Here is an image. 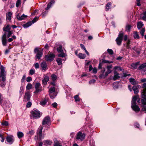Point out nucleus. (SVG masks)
I'll return each mask as SVG.
<instances>
[{"label":"nucleus","instance_id":"obj_18","mask_svg":"<svg viewBox=\"0 0 146 146\" xmlns=\"http://www.w3.org/2000/svg\"><path fill=\"white\" fill-rule=\"evenodd\" d=\"M49 77L46 76L44 77V79L42 80V83L44 85H46L47 82L49 81Z\"/></svg>","mask_w":146,"mask_h":146},{"label":"nucleus","instance_id":"obj_43","mask_svg":"<svg viewBox=\"0 0 146 146\" xmlns=\"http://www.w3.org/2000/svg\"><path fill=\"white\" fill-rule=\"evenodd\" d=\"M56 61L58 64H62V58H58L56 59Z\"/></svg>","mask_w":146,"mask_h":146},{"label":"nucleus","instance_id":"obj_19","mask_svg":"<svg viewBox=\"0 0 146 146\" xmlns=\"http://www.w3.org/2000/svg\"><path fill=\"white\" fill-rule=\"evenodd\" d=\"M129 81L133 85L137 84L138 83V82L137 80H135L134 79L132 78H130L129 79Z\"/></svg>","mask_w":146,"mask_h":146},{"label":"nucleus","instance_id":"obj_24","mask_svg":"<svg viewBox=\"0 0 146 146\" xmlns=\"http://www.w3.org/2000/svg\"><path fill=\"white\" fill-rule=\"evenodd\" d=\"M32 24V22L30 21L23 25V26L25 28H27L31 26Z\"/></svg>","mask_w":146,"mask_h":146},{"label":"nucleus","instance_id":"obj_36","mask_svg":"<svg viewBox=\"0 0 146 146\" xmlns=\"http://www.w3.org/2000/svg\"><path fill=\"white\" fill-rule=\"evenodd\" d=\"M5 81H2L0 80V86L1 87L3 88L4 87L5 85Z\"/></svg>","mask_w":146,"mask_h":146},{"label":"nucleus","instance_id":"obj_59","mask_svg":"<svg viewBox=\"0 0 146 146\" xmlns=\"http://www.w3.org/2000/svg\"><path fill=\"white\" fill-rule=\"evenodd\" d=\"M26 76L25 74L23 75V76L21 80V82L23 83L24 82L26 78Z\"/></svg>","mask_w":146,"mask_h":146},{"label":"nucleus","instance_id":"obj_30","mask_svg":"<svg viewBox=\"0 0 146 146\" xmlns=\"http://www.w3.org/2000/svg\"><path fill=\"white\" fill-rule=\"evenodd\" d=\"M105 70L104 68L102 70V74H100L99 76V78L101 79H104L105 78V74H104V72L105 71Z\"/></svg>","mask_w":146,"mask_h":146},{"label":"nucleus","instance_id":"obj_23","mask_svg":"<svg viewBox=\"0 0 146 146\" xmlns=\"http://www.w3.org/2000/svg\"><path fill=\"white\" fill-rule=\"evenodd\" d=\"M138 98V96H136L133 97L132 99L131 104H137L136 101Z\"/></svg>","mask_w":146,"mask_h":146},{"label":"nucleus","instance_id":"obj_15","mask_svg":"<svg viewBox=\"0 0 146 146\" xmlns=\"http://www.w3.org/2000/svg\"><path fill=\"white\" fill-rule=\"evenodd\" d=\"M27 17V15H25L24 14H23L21 16H20L19 13L17 14L16 15L17 18L19 21H21L24 20L25 18H26Z\"/></svg>","mask_w":146,"mask_h":146},{"label":"nucleus","instance_id":"obj_64","mask_svg":"<svg viewBox=\"0 0 146 146\" xmlns=\"http://www.w3.org/2000/svg\"><path fill=\"white\" fill-rule=\"evenodd\" d=\"M143 105L142 106V110L143 111H146V106Z\"/></svg>","mask_w":146,"mask_h":146},{"label":"nucleus","instance_id":"obj_39","mask_svg":"<svg viewBox=\"0 0 146 146\" xmlns=\"http://www.w3.org/2000/svg\"><path fill=\"white\" fill-rule=\"evenodd\" d=\"M57 50L58 52H63V51L62 49V46H60L58 48H57Z\"/></svg>","mask_w":146,"mask_h":146},{"label":"nucleus","instance_id":"obj_3","mask_svg":"<svg viewBox=\"0 0 146 146\" xmlns=\"http://www.w3.org/2000/svg\"><path fill=\"white\" fill-rule=\"evenodd\" d=\"M1 70L0 73V80L6 81V75L5 73V67L2 66L0 67Z\"/></svg>","mask_w":146,"mask_h":146},{"label":"nucleus","instance_id":"obj_32","mask_svg":"<svg viewBox=\"0 0 146 146\" xmlns=\"http://www.w3.org/2000/svg\"><path fill=\"white\" fill-rule=\"evenodd\" d=\"M133 90L134 91L135 94H137L139 92V90L137 87L135 86H134L132 87Z\"/></svg>","mask_w":146,"mask_h":146},{"label":"nucleus","instance_id":"obj_31","mask_svg":"<svg viewBox=\"0 0 146 146\" xmlns=\"http://www.w3.org/2000/svg\"><path fill=\"white\" fill-rule=\"evenodd\" d=\"M17 135L19 138H22L24 136V134L21 132L19 131L17 133Z\"/></svg>","mask_w":146,"mask_h":146},{"label":"nucleus","instance_id":"obj_63","mask_svg":"<svg viewBox=\"0 0 146 146\" xmlns=\"http://www.w3.org/2000/svg\"><path fill=\"white\" fill-rule=\"evenodd\" d=\"M97 72V70L96 68H94L93 69V72L94 74H96Z\"/></svg>","mask_w":146,"mask_h":146},{"label":"nucleus","instance_id":"obj_13","mask_svg":"<svg viewBox=\"0 0 146 146\" xmlns=\"http://www.w3.org/2000/svg\"><path fill=\"white\" fill-rule=\"evenodd\" d=\"M50 121V118L48 116L45 117L42 122V125H47L49 124Z\"/></svg>","mask_w":146,"mask_h":146},{"label":"nucleus","instance_id":"obj_54","mask_svg":"<svg viewBox=\"0 0 146 146\" xmlns=\"http://www.w3.org/2000/svg\"><path fill=\"white\" fill-rule=\"evenodd\" d=\"M38 17H35L33 19V20H32V21H31L32 22V23H35V22H36V21L37 20H38Z\"/></svg>","mask_w":146,"mask_h":146},{"label":"nucleus","instance_id":"obj_40","mask_svg":"<svg viewBox=\"0 0 146 146\" xmlns=\"http://www.w3.org/2000/svg\"><path fill=\"white\" fill-rule=\"evenodd\" d=\"M51 78L52 81H54L57 79V76L55 74H53L51 75Z\"/></svg>","mask_w":146,"mask_h":146},{"label":"nucleus","instance_id":"obj_9","mask_svg":"<svg viewBox=\"0 0 146 146\" xmlns=\"http://www.w3.org/2000/svg\"><path fill=\"white\" fill-rule=\"evenodd\" d=\"M35 91L34 92V93L36 94L40 92L42 90V87L41 86V84L37 82L36 83L35 86Z\"/></svg>","mask_w":146,"mask_h":146},{"label":"nucleus","instance_id":"obj_1","mask_svg":"<svg viewBox=\"0 0 146 146\" xmlns=\"http://www.w3.org/2000/svg\"><path fill=\"white\" fill-rule=\"evenodd\" d=\"M144 89L142 91L141 102L143 105H146V83H144L142 86Z\"/></svg>","mask_w":146,"mask_h":146},{"label":"nucleus","instance_id":"obj_35","mask_svg":"<svg viewBox=\"0 0 146 146\" xmlns=\"http://www.w3.org/2000/svg\"><path fill=\"white\" fill-rule=\"evenodd\" d=\"M111 5V3L110 2L107 3L105 7V9L106 11H108L110 9V7Z\"/></svg>","mask_w":146,"mask_h":146},{"label":"nucleus","instance_id":"obj_50","mask_svg":"<svg viewBox=\"0 0 146 146\" xmlns=\"http://www.w3.org/2000/svg\"><path fill=\"white\" fill-rule=\"evenodd\" d=\"M75 101L76 102H78L80 101V99L78 98V95H76L74 97Z\"/></svg>","mask_w":146,"mask_h":146},{"label":"nucleus","instance_id":"obj_53","mask_svg":"<svg viewBox=\"0 0 146 146\" xmlns=\"http://www.w3.org/2000/svg\"><path fill=\"white\" fill-rule=\"evenodd\" d=\"M43 142H44L45 143V144L48 145H50L51 143L50 141L48 140H46L44 141Z\"/></svg>","mask_w":146,"mask_h":146},{"label":"nucleus","instance_id":"obj_55","mask_svg":"<svg viewBox=\"0 0 146 146\" xmlns=\"http://www.w3.org/2000/svg\"><path fill=\"white\" fill-rule=\"evenodd\" d=\"M8 34L7 35V37L8 38L9 37H10L11 36V35L13 34V31H8Z\"/></svg>","mask_w":146,"mask_h":146},{"label":"nucleus","instance_id":"obj_37","mask_svg":"<svg viewBox=\"0 0 146 146\" xmlns=\"http://www.w3.org/2000/svg\"><path fill=\"white\" fill-rule=\"evenodd\" d=\"M41 67L42 70L44 71L47 69L46 64H41Z\"/></svg>","mask_w":146,"mask_h":146},{"label":"nucleus","instance_id":"obj_56","mask_svg":"<svg viewBox=\"0 0 146 146\" xmlns=\"http://www.w3.org/2000/svg\"><path fill=\"white\" fill-rule=\"evenodd\" d=\"M54 146H62L58 142H55L54 144Z\"/></svg>","mask_w":146,"mask_h":146},{"label":"nucleus","instance_id":"obj_49","mask_svg":"<svg viewBox=\"0 0 146 146\" xmlns=\"http://www.w3.org/2000/svg\"><path fill=\"white\" fill-rule=\"evenodd\" d=\"M114 69L116 70H120L121 71H122L123 70L120 67L117 66L115 67Z\"/></svg>","mask_w":146,"mask_h":146},{"label":"nucleus","instance_id":"obj_28","mask_svg":"<svg viewBox=\"0 0 146 146\" xmlns=\"http://www.w3.org/2000/svg\"><path fill=\"white\" fill-rule=\"evenodd\" d=\"M48 102V100L46 99H44L42 100L40 102V104L42 106H44Z\"/></svg>","mask_w":146,"mask_h":146},{"label":"nucleus","instance_id":"obj_38","mask_svg":"<svg viewBox=\"0 0 146 146\" xmlns=\"http://www.w3.org/2000/svg\"><path fill=\"white\" fill-rule=\"evenodd\" d=\"M145 31V28H142L140 31V33L142 37H143L144 36Z\"/></svg>","mask_w":146,"mask_h":146},{"label":"nucleus","instance_id":"obj_48","mask_svg":"<svg viewBox=\"0 0 146 146\" xmlns=\"http://www.w3.org/2000/svg\"><path fill=\"white\" fill-rule=\"evenodd\" d=\"M107 52L110 55H112L113 54V52L111 49H108Z\"/></svg>","mask_w":146,"mask_h":146},{"label":"nucleus","instance_id":"obj_29","mask_svg":"<svg viewBox=\"0 0 146 146\" xmlns=\"http://www.w3.org/2000/svg\"><path fill=\"white\" fill-rule=\"evenodd\" d=\"M78 57L80 59H84L85 58L86 56L85 54L80 53L78 55Z\"/></svg>","mask_w":146,"mask_h":146},{"label":"nucleus","instance_id":"obj_44","mask_svg":"<svg viewBox=\"0 0 146 146\" xmlns=\"http://www.w3.org/2000/svg\"><path fill=\"white\" fill-rule=\"evenodd\" d=\"M143 16L142 17V19L146 21V12L145 11L143 12Z\"/></svg>","mask_w":146,"mask_h":146},{"label":"nucleus","instance_id":"obj_41","mask_svg":"<svg viewBox=\"0 0 146 146\" xmlns=\"http://www.w3.org/2000/svg\"><path fill=\"white\" fill-rule=\"evenodd\" d=\"M32 88V85L31 83L27 84L26 86V89L28 90H30Z\"/></svg>","mask_w":146,"mask_h":146},{"label":"nucleus","instance_id":"obj_46","mask_svg":"<svg viewBox=\"0 0 146 146\" xmlns=\"http://www.w3.org/2000/svg\"><path fill=\"white\" fill-rule=\"evenodd\" d=\"M131 28V26L130 25H128L126 27L125 31H129Z\"/></svg>","mask_w":146,"mask_h":146},{"label":"nucleus","instance_id":"obj_2","mask_svg":"<svg viewBox=\"0 0 146 146\" xmlns=\"http://www.w3.org/2000/svg\"><path fill=\"white\" fill-rule=\"evenodd\" d=\"M128 67L132 69L143 70L146 67L145 64H128Z\"/></svg>","mask_w":146,"mask_h":146},{"label":"nucleus","instance_id":"obj_33","mask_svg":"<svg viewBox=\"0 0 146 146\" xmlns=\"http://www.w3.org/2000/svg\"><path fill=\"white\" fill-rule=\"evenodd\" d=\"M133 49L138 54H140L141 50L140 48H133Z\"/></svg>","mask_w":146,"mask_h":146},{"label":"nucleus","instance_id":"obj_61","mask_svg":"<svg viewBox=\"0 0 146 146\" xmlns=\"http://www.w3.org/2000/svg\"><path fill=\"white\" fill-rule=\"evenodd\" d=\"M96 81V80L94 79H92L89 82L90 84H91L94 83Z\"/></svg>","mask_w":146,"mask_h":146},{"label":"nucleus","instance_id":"obj_7","mask_svg":"<svg viewBox=\"0 0 146 146\" xmlns=\"http://www.w3.org/2000/svg\"><path fill=\"white\" fill-rule=\"evenodd\" d=\"M34 52L35 53H36V57L38 59H40L42 57L43 53L42 51L41 50H39L38 48L36 47L35 48L34 50Z\"/></svg>","mask_w":146,"mask_h":146},{"label":"nucleus","instance_id":"obj_14","mask_svg":"<svg viewBox=\"0 0 146 146\" xmlns=\"http://www.w3.org/2000/svg\"><path fill=\"white\" fill-rule=\"evenodd\" d=\"M6 34L5 33L3 34L1 40L2 44L4 46H6L7 45V41L6 39Z\"/></svg>","mask_w":146,"mask_h":146},{"label":"nucleus","instance_id":"obj_26","mask_svg":"<svg viewBox=\"0 0 146 146\" xmlns=\"http://www.w3.org/2000/svg\"><path fill=\"white\" fill-rule=\"evenodd\" d=\"M143 26V24L141 22H138L137 24V27L138 29H140Z\"/></svg>","mask_w":146,"mask_h":146},{"label":"nucleus","instance_id":"obj_27","mask_svg":"<svg viewBox=\"0 0 146 146\" xmlns=\"http://www.w3.org/2000/svg\"><path fill=\"white\" fill-rule=\"evenodd\" d=\"M6 140L8 143H12L13 141L12 137L10 136L7 137L6 138Z\"/></svg>","mask_w":146,"mask_h":146},{"label":"nucleus","instance_id":"obj_6","mask_svg":"<svg viewBox=\"0 0 146 146\" xmlns=\"http://www.w3.org/2000/svg\"><path fill=\"white\" fill-rule=\"evenodd\" d=\"M43 127L42 126H40L37 131V139H38V137H39V140H40L44 138V137L42 136V130L43 129Z\"/></svg>","mask_w":146,"mask_h":146},{"label":"nucleus","instance_id":"obj_20","mask_svg":"<svg viewBox=\"0 0 146 146\" xmlns=\"http://www.w3.org/2000/svg\"><path fill=\"white\" fill-rule=\"evenodd\" d=\"M12 15L11 12H9L6 15V19L10 21L11 19V17Z\"/></svg>","mask_w":146,"mask_h":146},{"label":"nucleus","instance_id":"obj_5","mask_svg":"<svg viewBox=\"0 0 146 146\" xmlns=\"http://www.w3.org/2000/svg\"><path fill=\"white\" fill-rule=\"evenodd\" d=\"M55 89L54 87H51L49 89V92L50 98L54 99L57 95V93L55 92Z\"/></svg>","mask_w":146,"mask_h":146},{"label":"nucleus","instance_id":"obj_11","mask_svg":"<svg viewBox=\"0 0 146 146\" xmlns=\"http://www.w3.org/2000/svg\"><path fill=\"white\" fill-rule=\"evenodd\" d=\"M85 137V135L84 133L79 132L77 133L76 139L82 141L84 139Z\"/></svg>","mask_w":146,"mask_h":146},{"label":"nucleus","instance_id":"obj_51","mask_svg":"<svg viewBox=\"0 0 146 146\" xmlns=\"http://www.w3.org/2000/svg\"><path fill=\"white\" fill-rule=\"evenodd\" d=\"M96 63V61L95 60H92L91 61H90L88 62L86 64H89L90 63L94 64V63Z\"/></svg>","mask_w":146,"mask_h":146},{"label":"nucleus","instance_id":"obj_16","mask_svg":"<svg viewBox=\"0 0 146 146\" xmlns=\"http://www.w3.org/2000/svg\"><path fill=\"white\" fill-rule=\"evenodd\" d=\"M31 97V93L29 92L28 91L25 92L24 98V99L27 101H29L30 100Z\"/></svg>","mask_w":146,"mask_h":146},{"label":"nucleus","instance_id":"obj_45","mask_svg":"<svg viewBox=\"0 0 146 146\" xmlns=\"http://www.w3.org/2000/svg\"><path fill=\"white\" fill-rule=\"evenodd\" d=\"M1 123L2 125L5 126H7L9 125L8 122L7 121H4Z\"/></svg>","mask_w":146,"mask_h":146},{"label":"nucleus","instance_id":"obj_25","mask_svg":"<svg viewBox=\"0 0 146 146\" xmlns=\"http://www.w3.org/2000/svg\"><path fill=\"white\" fill-rule=\"evenodd\" d=\"M11 28L10 27V25H8L6 27H4L3 29V30L4 31L8 32L10 31Z\"/></svg>","mask_w":146,"mask_h":146},{"label":"nucleus","instance_id":"obj_42","mask_svg":"<svg viewBox=\"0 0 146 146\" xmlns=\"http://www.w3.org/2000/svg\"><path fill=\"white\" fill-rule=\"evenodd\" d=\"M61 53L58 55V57H62V58L66 56V54L63 52H60Z\"/></svg>","mask_w":146,"mask_h":146},{"label":"nucleus","instance_id":"obj_58","mask_svg":"<svg viewBox=\"0 0 146 146\" xmlns=\"http://www.w3.org/2000/svg\"><path fill=\"white\" fill-rule=\"evenodd\" d=\"M32 105V103L30 102H28L26 105V107L27 108H29Z\"/></svg>","mask_w":146,"mask_h":146},{"label":"nucleus","instance_id":"obj_10","mask_svg":"<svg viewBox=\"0 0 146 146\" xmlns=\"http://www.w3.org/2000/svg\"><path fill=\"white\" fill-rule=\"evenodd\" d=\"M107 53H105L103 55V56L105 57L102 59V63L110 64L113 62L112 61H110L108 60V57L107 56Z\"/></svg>","mask_w":146,"mask_h":146},{"label":"nucleus","instance_id":"obj_62","mask_svg":"<svg viewBox=\"0 0 146 146\" xmlns=\"http://www.w3.org/2000/svg\"><path fill=\"white\" fill-rule=\"evenodd\" d=\"M34 133V131L33 130H31V131H29V133L30 135H33Z\"/></svg>","mask_w":146,"mask_h":146},{"label":"nucleus","instance_id":"obj_4","mask_svg":"<svg viewBox=\"0 0 146 146\" xmlns=\"http://www.w3.org/2000/svg\"><path fill=\"white\" fill-rule=\"evenodd\" d=\"M123 33L121 31L120 32L115 40V41L118 45L120 46L121 45L122 40L123 38Z\"/></svg>","mask_w":146,"mask_h":146},{"label":"nucleus","instance_id":"obj_12","mask_svg":"<svg viewBox=\"0 0 146 146\" xmlns=\"http://www.w3.org/2000/svg\"><path fill=\"white\" fill-rule=\"evenodd\" d=\"M55 57L54 55L53 54H50L45 56V59L47 61H52Z\"/></svg>","mask_w":146,"mask_h":146},{"label":"nucleus","instance_id":"obj_8","mask_svg":"<svg viewBox=\"0 0 146 146\" xmlns=\"http://www.w3.org/2000/svg\"><path fill=\"white\" fill-rule=\"evenodd\" d=\"M31 115L33 118L37 119L40 117V111L36 110H33L31 112Z\"/></svg>","mask_w":146,"mask_h":146},{"label":"nucleus","instance_id":"obj_52","mask_svg":"<svg viewBox=\"0 0 146 146\" xmlns=\"http://www.w3.org/2000/svg\"><path fill=\"white\" fill-rule=\"evenodd\" d=\"M20 0H17L16 4V6L17 7H18L21 4Z\"/></svg>","mask_w":146,"mask_h":146},{"label":"nucleus","instance_id":"obj_17","mask_svg":"<svg viewBox=\"0 0 146 146\" xmlns=\"http://www.w3.org/2000/svg\"><path fill=\"white\" fill-rule=\"evenodd\" d=\"M131 107L133 110L135 111H139L140 110L139 108L137 105V104H132Z\"/></svg>","mask_w":146,"mask_h":146},{"label":"nucleus","instance_id":"obj_47","mask_svg":"<svg viewBox=\"0 0 146 146\" xmlns=\"http://www.w3.org/2000/svg\"><path fill=\"white\" fill-rule=\"evenodd\" d=\"M24 92V88L22 86H21L20 88V89L19 90V92L21 95H22L23 94Z\"/></svg>","mask_w":146,"mask_h":146},{"label":"nucleus","instance_id":"obj_22","mask_svg":"<svg viewBox=\"0 0 146 146\" xmlns=\"http://www.w3.org/2000/svg\"><path fill=\"white\" fill-rule=\"evenodd\" d=\"M119 74L117 73V72L116 71L114 72V76H113V79L114 80H117V78H119Z\"/></svg>","mask_w":146,"mask_h":146},{"label":"nucleus","instance_id":"obj_21","mask_svg":"<svg viewBox=\"0 0 146 146\" xmlns=\"http://www.w3.org/2000/svg\"><path fill=\"white\" fill-rule=\"evenodd\" d=\"M55 3V1L54 0L51 1L47 5V7L46 8V10H48L51 7V5L52 4H54Z\"/></svg>","mask_w":146,"mask_h":146},{"label":"nucleus","instance_id":"obj_57","mask_svg":"<svg viewBox=\"0 0 146 146\" xmlns=\"http://www.w3.org/2000/svg\"><path fill=\"white\" fill-rule=\"evenodd\" d=\"M35 70L33 69H31L30 70L29 73L31 75H33L35 74Z\"/></svg>","mask_w":146,"mask_h":146},{"label":"nucleus","instance_id":"obj_34","mask_svg":"<svg viewBox=\"0 0 146 146\" xmlns=\"http://www.w3.org/2000/svg\"><path fill=\"white\" fill-rule=\"evenodd\" d=\"M134 38L136 39H139V36L137 31H135L134 35Z\"/></svg>","mask_w":146,"mask_h":146},{"label":"nucleus","instance_id":"obj_60","mask_svg":"<svg viewBox=\"0 0 146 146\" xmlns=\"http://www.w3.org/2000/svg\"><path fill=\"white\" fill-rule=\"evenodd\" d=\"M32 79L31 77H28L27 78V82H30L32 81Z\"/></svg>","mask_w":146,"mask_h":146}]
</instances>
